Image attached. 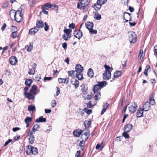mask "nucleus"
<instances>
[{"label":"nucleus","instance_id":"f257e3e1","mask_svg":"<svg viewBox=\"0 0 157 157\" xmlns=\"http://www.w3.org/2000/svg\"><path fill=\"white\" fill-rule=\"evenodd\" d=\"M107 0H98L97 3L93 6V7L96 11H98L101 7V6L104 4Z\"/></svg>","mask_w":157,"mask_h":157},{"label":"nucleus","instance_id":"f03ea898","mask_svg":"<svg viewBox=\"0 0 157 157\" xmlns=\"http://www.w3.org/2000/svg\"><path fill=\"white\" fill-rule=\"evenodd\" d=\"M101 89L97 84L94 85V92L96 94L94 95L95 99L96 101H98L100 98L101 97L100 92H98V90Z\"/></svg>","mask_w":157,"mask_h":157},{"label":"nucleus","instance_id":"7ed1b4c3","mask_svg":"<svg viewBox=\"0 0 157 157\" xmlns=\"http://www.w3.org/2000/svg\"><path fill=\"white\" fill-rule=\"evenodd\" d=\"M137 39V36L135 32H131V34L129 36V40L130 43H135Z\"/></svg>","mask_w":157,"mask_h":157},{"label":"nucleus","instance_id":"20e7f679","mask_svg":"<svg viewBox=\"0 0 157 157\" xmlns=\"http://www.w3.org/2000/svg\"><path fill=\"white\" fill-rule=\"evenodd\" d=\"M18 14L15 17H14L15 20L17 22H20L23 18V15L22 14L21 10H17Z\"/></svg>","mask_w":157,"mask_h":157},{"label":"nucleus","instance_id":"39448f33","mask_svg":"<svg viewBox=\"0 0 157 157\" xmlns=\"http://www.w3.org/2000/svg\"><path fill=\"white\" fill-rule=\"evenodd\" d=\"M82 132H83V133L82 134V137L85 141H86L88 139L90 136L89 130L88 129L86 130L85 129V131L83 130L82 131Z\"/></svg>","mask_w":157,"mask_h":157},{"label":"nucleus","instance_id":"423d86ee","mask_svg":"<svg viewBox=\"0 0 157 157\" xmlns=\"http://www.w3.org/2000/svg\"><path fill=\"white\" fill-rule=\"evenodd\" d=\"M89 3V2H88V1H87L86 3H85L84 4L82 3L81 2H78L77 3V8L81 10H83L88 6Z\"/></svg>","mask_w":157,"mask_h":157},{"label":"nucleus","instance_id":"0eeeda50","mask_svg":"<svg viewBox=\"0 0 157 157\" xmlns=\"http://www.w3.org/2000/svg\"><path fill=\"white\" fill-rule=\"evenodd\" d=\"M137 107V105L135 102H133L132 104V105L128 107L129 110L131 113H134L136 110Z\"/></svg>","mask_w":157,"mask_h":157},{"label":"nucleus","instance_id":"6e6552de","mask_svg":"<svg viewBox=\"0 0 157 157\" xmlns=\"http://www.w3.org/2000/svg\"><path fill=\"white\" fill-rule=\"evenodd\" d=\"M26 148L29 149L33 154L36 155L38 154V150L36 147L29 145L26 147Z\"/></svg>","mask_w":157,"mask_h":157},{"label":"nucleus","instance_id":"1a4fd4ad","mask_svg":"<svg viewBox=\"0 0 157 157\" xmlns=\"http://www.w3.org/2000/svg\"><path fill=\"white\" fill-rule=\"evenodd\" d=\"M103 79L105 80H108L111 78V73L110 71L105 72L103 74Z\"/></svg>","mask_w":157,"mask_h":157},{"label":"nucleus","instance_id":"9d476101","mask_svg":"<svg viewBox=\"0 0 157 157\" xmlns=\"http://www.w3.org/2000/svg\"><path fill=\"white\" fill-rule=\"evenodd\" d=\"M83 68L80 64H77L75 67V71L76 73H82L83 71Z\"/></svg>","mask_w":157,"mask_h":157},{"label":"nucleus","instance_id":"9b49d317","mask_svg":"<svg viewBox=\"0 0 157 157\" xmlns=\"http://www.w3.org/2000/svg\"><path fill=\"white\" fill-rule=\"evenodd\" d=\"M10 63L12 65H15L17 62V58L16 56H13L10 57L9 59Z\"/></svg>","mask_w":157,"mask_h":157},{"label":"nucleus","instance_id":"f8f14e48","mask_svg":"<svg viewBox=\"0 0 157 157\" xmlns=\"http://www.w3.org/2000/svg\"><path fill=\"white\" fill-rule=\"evenodd\" d=\"M133 127V126L132 124H127L124 127V131L129 132L132 129Z\"/></svg>","mask_w":157,"mask_h":157},{"label":"nucleus","instance_id":"ddd939ff","mask_svg":"<svg viewBox=\"0 0 157 157\" xmlns=\"http://www.w3.org/2000/svg\"><path fill=\"white\" fill-rule=\"evenodd\" d=\"M131 14L127 12H125L124 15L123 17L124 20H125V22H128V19L131 16Z\"/></svg>","mask_w":157,"mask_h":157},{"label":"nucleus","instance_id":"4468645a","mask_svg":"<svg viewBox=\"0 0 157 157\" xmlns=\"http://www.w3.org/2000/svg\"><path fill=\"white\" fill-rule=\"evenodd\" d=\"M74 36L75 37L78 39H80L82 36V32L75 31L74 33Z\"/></svg>","mask_w":157,"mask_h":157},{"label":"nucleus","instance_id":"2eb2a0df","mask_svg":"<svg viewBox=\"0 0 157 157\" xmlns=\"http://www.w3.org/2000/svg\"><path fill=\"white\" fill-rule=\"evenodd\" d=\"M143 110L146 111L151 109L150 103L149 102H146L143 106Z\"/></svg>","mask_w":157,"mask_h":157},{"label":"nucleus","instance_id":"dca6fc26","mask_svg":"<svg viewBox=\"0 0 157 157\" xmlns=\"http://www.w3.org/2000/svg\"><path fill=\"white\" fill-rule=\"evenodd\" d=\"M36 27L38 28L39 29V28H42L44 26V22L41 20L36 21Z\"/></svg>","mask_w":157,"mask_h":157},{"label":"nucleus","instance_id":"f3484780","mask_svg":"<svg viewBox=\"0 0 157 157\" xmlns=\"http://www.w3.org/2000/svg\"><path fill=\"white\" fill-rule=\"evenodd\" d=\"M38 28L35 27L30 29L29 31V34L31 35H34L38 31Z\"/></svg>","mask_w":157,"mask_h":157},{"label":"nucleus","instance_id":"a211bd4d","mask_svg":"<svg viewBox=\"0 0 157 157\" xmlns=\"http://www.w3.org/2000/svg\"><path fill=\"white\" fill-rule=\"evenodd\" d=\"M85 26L87 29L89 30L90 29H92L94 27V24L92 22L88 21L86 22Z\"/></svg>","mask_w":157,"mask_h":157},{"label":"nucleus","instance_id":"6ab92c4d","mask_svg":"<svg viewBox=\"0 0 157 157\" xmlns=\"http://www.w3.org/2000/svg\"><path fill=\"white\" fill-rule=\"evenodd\" d=\"M37 87L35 85H33L32 86L31 89L30 90V92L35 95L37 94L36 90Z\"/></svg>","mask_w":157,"mask_h":157},{"label":"nucleus","instance_id":"aec40b11","mask_svg":"<svg viewBox=\"0 0 157 157\" xmlns=\"http://www.w3.org/2000/svg\"><path fill=\"white\" fill-rule=\"evenodd\" d=\"M33 94L30 93L25 92L24 95L29 100L33 99L35 98V97L33 95Z\"/></svg>","mask_w":157,"mask_h":157},{"label":"nucleus","instance_id":"412c9836","mask_svg":"<svg viewBox=\"0 0 157 157\" xmlns=\"http://www.w3.org/2000/svg\"><path fill=\"white\" fill-rule=\"evenodd\" d=\"M74 79L72 78L71 80V83L75 86V88H77L79 86V81L78 80L75 79L74 81Z\"/></svg>","mask_w":157,"mask_h":157},{"label":"nucleus","instance_id":"4be33fe9","mask_svg":"<svg viewBox=\"0 0 157 157\" xmlns=\"http://www.w3.org/2000/svg\"><path fill=\"white\" fill-rule=\"evenodd\" d=\"M53 5H51L50 3H47L41 6V9H42L48 10L49 8H51Z\"/></svg>","mask_w":157,"mask_h":157},{"label":"nucleus","instance_id":"5701e85b","mask_svg":"<svg viewBox=\"0 0 157 157\" xmlns=\"http://www.w3.org/2000/svg\"><path fill=\"white\" fill-rule=\"evenodd\" d=\"M13 28H15L16 29H14V32H13V33H12L11 34V36H12V37L13 38L15 39L17 36V32L16 31V30H17V28L15 26H14L13 25H12L11 28V30H12L13 29Z\"/></svg>","mask_w":157,"mask_h":157},{"label":"nucleus","instance_id":"b1692460","mask_svg":"<svg viewBox=\"0 0 157 157\" xmlns=\"http://www.w3.org/2000/svg\"><path fill=\"white\" fill-rule=\"evenodd\" d=\"M27 135L28 136H29V143L31 144L34 143L35 140V138L34 135H30L28 134H27Z\"/></svg>","mask_w":157,"mask_h":157},{"label":"nucleus","instance_id":"393cba45","mask_svg":"<svg viewBox=\"0 0 157 157\" xmlns=\"http://www.w3.org/2000/svg\"><path fill=\"white\" fill-rule=\"evenodd\" d=\"M82 133V131L79 129H77L73 132L74 135L76 137H79Z\"/></svg>","mask_w":157,"mask_h":157},{"label":"nucleus","instance_id":"a878e982","mask_svg":"<svg viewBox=\"0 0 157 157\" xmlns=\"http://www.w3.org/2000/svg\"><path fill=\"white\" fill-rule=\"evenodd\" d=\"M143 109L141 108H139L136 112V117H140L143 116Z\"/></svg>","mask_w":157,"mask_h":157},{"label":"nucleus","instance_id":"bb28decb","mask_svg":"<svg viewBox=\"0 0 157 157\" xmlns=\"http://www.w3.org/2000/svg\"><path fill=\"white\" fill-rule=\"evenodd\" d=\"M69 78H59L58 79V81L59 83H66L67 84L69 82Z\"/></svg>","mask_w":157,"mask_h":157},{"label":"nucleus","instance_id":"cd10ccee","mask_svg":"<svg viewBox=\"0 0 157 157\" xmlns=\"http://www.w3.org/2000/svg\"><path fill=\"white\" fill-rule=\"evenodd\" d=\"M81 87H82V92L84 93L85 95L88 90V88L87 85L83 84L81 86Z\"/></svg>","mask_w":157,"mask_h":157},{"label":"nucleus","instance_id":"c85d7f7f","mask_svg":"<svg viewBox=\"0 0 157 157\" xmlns=\"http://www.w3.org/2000/svg\"><path fill=\"white\" fill-rule=\"evenodd\" d=\"M46 121L45 118H44L42 116L39 117L38 119H36L35 122L37 123L45 122Z\"/></svg>","mask_w":157,"mask_h":157},{"label":"nucleus","instance_id":"c756f323","mask_svg":"<svg viewBox=\"0 0 157 157\" xmlns=\"http://www.w3.org/2000/svg\"><path fill=\"white\" fill-rule=\"evenodd\" d=\"M32 118L29 117H27L25 119V121L26 124V127H28L29 124L32 121Z\"/></svg>","mask_w":157,"mask_h":157},{"label":"nucleus","instance_id":"7c9ffc66","mask_svg":"<svg viewBox=\"0 0 157 157\" xmlns=\"http://www.w3.org/2000/svg\"><path fill=\"white\" fill-rule=\"evenodd\" d=\"M98 84L99 87L101 89L102 87L105 86L106 84V82L105 81L101 82H98Z\"/></svg>","mask_w":157,"mask_h":157},{"label":"nucleus","instance_id":"2f4dec72","mask_svg":"<svg viewBox=\"0 0 157 157\" xmlns=\"http://www.w3.org/2000/svg\"><path fill=\"white\" fill-rule=\"evenodd\" d=\"M87 75L89 77L91 78H92L93 77L94 74L93 70L92 69L90 68L89 69Z\"/></svg>","mask_w":157,"mask_h":157},{"label":"nucleus","instance_id":"473e14b6","mask_svg":"<svg viewBox=\"0 0 157 157\" xmlns=\"http://www.w3.org/2000/svg\"><path fill=\"white\" fill-rule=\"evenodd\" d=\"M121 74V72L119 71H117L116 72L114 73L113 77V80H114L113 78H118L120 76Z\"/></svg>","mask_w":157,"mask_h":157},{"label":"nucleus","instance_id":"72a5a7b5","mask_svg":"<svg viewBox=\"0 0 157 157\" xmlns=\"http://www.w3.org/2000/svg\"><path fill=\"white\" fill-rule=\"evenodd\" d=\"M32 82V80L31 79H27L25 81V84L27 86L30 87Z\"/></svg>","mask_w":157,"mask_h":157},{"label":"nucleus","instance_id":"f704fd0d","mask_svg":"<svg viewBox=\"0 0 157 157\" xmlns=\"http://www.w3.org/2000/svg\"><path fill=\"white\" fill-rule=\"evenodd\" d=\"M18 13L17 10L15 11L14 10H11L10 12V16L11 15H13L14 17H16V16L18 14Z\"/></svg>","mask_w":157,"mask_h":157},{"label":"nucleus","instance_id":"c9c22d12","mask_svg":"<svg viewBox=\"0 0 157 157\" xmlns=\"http://www.w3.org/2000/svg\"><path fill=\"white\" fill-rule=\"evenodd\" d=\"M76 77L78 79L81 80L83 79V75L81 73H76Z\"/></svg>","mask_w":157,"mask_h":157},{"label":"nucleus","instance_id":"e433bc0d","mask_svg":"<svg viewBox=\"0 0 157 157\" xmlns=\"http://www.w3.org/2000/svg\"><path fill=\"white\" fill-rule=\"evenodd\" d=\"M91 121H85L84 123V124L86 128H88L91 124Z\"/></svg>","mask_w":157,"mask_h":157},{"label":"nucleus","instance_id":"4c0bfd02","mask_svg":"<svg viewBox=\"0 0 157 157\" xmlns=\"http://www.w3.org/2000/svg\"><path fill=\"white\" fill-rule=\"evenodd\" d=\"M68 76H71L72 77H75V71L74 70L71 71H68Z\"/></svg>","mask_w":157,"mask_h":157},{"label":"nucleus","instance_id":"58836bf2","mask_svg":"<svg viewBox=\"0 0 157 157\" xmlns=\"http://www.w3.org/2000/svg\"><path fill=\"white\" fill-rule=\"evenodd\" d=\"M64 32L65 33V34L66 35H67V36H69V35H70V33H71L72 30L70 29H64L63 30Z\"/></svg>","mask_w":157,"mask_h":157},{"label":"nucleus","instance_id":"ea45409f","mask_svg":"<svg viewBox=\"0 0 157 157\" xmlns=\"http://www.w3.org/2000/svg\"><path fill=\"white\" fill-rule=\"evenodd\" d=\"M35 109L34 105H30L28 106V110L29 111H33Z\"/></svg>","mask_w":157,"mask_h":157},{"label":"nucleus","instance_id":"a19ab883","mask_svg":"<svg viewBox=\"0 0 157 157\" xmlns=\"http://www.w3.org/2000/svg\"><path fill=\"white\" fill-rule=\"evenodd\" d=\"M94 15V18L96 20H100L101 18V15L99 13H95Z\"/></svg>","mask_w":157,"mask_h":157},{"label":"nucleus","instance_id":"79ce46f5","mask_svg":"<svg viewBox=\"0 0 157 157\" xmlns=\"http://www.w3.org/2000/svg\"><path fill=\"white\" fill-rule=\"evenodd\" d=\"M63 38L65 40H68L69 39H70L71 37V36L70 35H69V36H68L67 35H66L64 34L62 36Z\"/></svg>","mask_w":157,"mask_h":157},{"label":"nucleus","instance_id":"37998d69","mask_svg":"<svg viewBox=\"0 0 157 157\" xmlns=\"http://www.w3.org/2000/svg\"><path fill=\"white\" fill-rule=\"evenodd\" d=\"M27 51L28 52H31L33 48V45L31 44L27 46Z\"/></svg>","mask_w":157,"mask_h":157},{"label":"nucleus","instance_id":"c03bdc74","mask_svg":"<svg viewBox=\"0 0 157 157\" xmlns=\"http://www.w3.org/2000/svg\"><path fill=\"white\" fill-rule=\"evenodd\" d=\"M35 69L34 67H32L30 70L28 72L29 74V75H34L35 72Z\"/></svg>","mask_w":157,"mask_h":157},{"label":"nucleus","instance_id":"a18cd8bd","mask_svg":"<svg viewBox=\"0 0 157 157\" xmlns=\"http://www.w3.org/2000/svg\"><path fill=\"white\" fill-rule=\"evenodd\" d=\"M105 105H106V107L104 108L101 112V114H103L106 111V109L109 105V104L107 103H105Z\"/></svg>","mask_w":157,"mask_h":157},{"label":"nucleus","instance_id":"49530a36","mask_svg":"<svg viewBox=\"0 0 157 157\" xmlns=\"http://www.w3.org/2000/svg\"><path fill=\"white\" fill-rule=\"evenodd\" d=\"M149 103L150 105H153L155 103V101L153 98L151 97L149 99Z\"/></svg>","mask_w":157,"mask_h":157},{"label":"nucleus","instance_id":"de8ad7c7","mask_svg":"<svg viewBox=\"0 0 157 157\" xmlns=\"http://www.w3.org/2000/svg\"><path fill=\"white\" fill-rule=\"evenodd\" d=\"M89 33L92 34H96L97 33V30L96 29H90L89 30Z\"/></svg>","mask_w":157,"mask_h":157},{"label":"nucleus","instance_id":"09e8293b","mask_svg":"<svg viewBox=\"0 0 157 157\" xmlns=\"http://www.w3.org/2000/svg\"><path fill=\"white\" fill-rule=\"evenodd\" d=\"M36 131V130L33 128L31 132H30V130H29V132H28L27 134H29L30 135H34L33 134L35 133Z\"/></svg>","mask_w":157,"mask_h":157},{"label":"nucleus","instance_id":"8fccbe9b","mask_svg":"<svg viewBox=\"0 0 157 157\" xmlns=\"http://www.w3.org/2000/svg\"><path fill=\"white\" fill-rule=\"evenodd\" d=\"M35 0H30L29 2V5L31 6H33L35 4Z\"/></svg>","mask_w":157,"mask_h":157},{"label":"nucleus","instance_id":"3c124183","mask_svg":"<svg viewBox=\"0 0 157 157\" xmlns=\"http://www.w3.org/2000/svg\"><path fill=\"white\" fill-rule=\"evenodd\" d=\"M128 132H127L126 131H124L122 134L123 136L125 138L128 139L129 138V135L127 134Z\"/></svg>","mask_w":157,"mask_h":157},{"label":"nucleus","instance_id":"603ef678","mask_svg":"<svg viewBox=\"0 0 157 157\" xmlns=\"http://www.w3.org/2000/svg\"><path fill=\"white\" fill-rule=\"evenodd\" d=\"M85 111L88 114H90L92 113V110L90 109H89L87 108H85L84 109Z\"/></svg>","mask_w":157,"mask_h":157},{"label":"nucleus","instance_id":"864d4df0","mask_svg":"<svg viewBox=\"0 0 157 157\" xmlns=\"http://www.w3.org/2000/svg\"><path fill=\"white\" fill-rule=\"evenodd\" d=\"M41 79V77L40 75V74H37L36 75L34 80L39 81Z\"/></svg>","mask_w":157,"mask_h":157},{"label":"nucleus","instance_id":"5fc2aeb1","mask_svg":"<svg viewBox=\"0 0 157 157\" xmlns=\"http://www.w3.org/2000/svg\"><path fill=\"white\" fill-rule=\"evenodd\" d=\"M56 104V102L55 100H54L52 101L51 105L52 107H54Z\"/></svg>","mask_w":157,"mask_h":157},{"label":"nucleus","instance_id":"6e6d98bb","mask_svg":"<svg viewBox=\"0 0 157 157\" xmlns=\"http://www.w3.org/2000/svg\"><path fill=\"white\" fill-rule=\"evenodd\" d=\"M104 67L105 68V69L106 70V71L105 72H108V71H109V70L111 68L109 66L105 64L104 65Z\"/></svg>","mask_w":157,"mask_h":157},{"label":"nucleus","instance_id":"4d7b16f0","mask_svg":"<svg viewBox=\"0 0 157 157\" xmlns=\"http://www.w3.org/2000/svg\"><path fill=\"white\" fill-rule=\"evenodd\" d=\"M154 55L157 56V45L154 47Z\"/></svg>","mask_w":157,"mask_h":157},{"label":"nucleus","instance_id":"13d9d810","mask_svg":"<svg viewBox=\"0 0 157 157\" xmlns=\"http://www.w3.org/2000/svg\"><path fill=\"white\" fill-rule=\"evenodd\" d=\"M40 127V125L38 124H35L33 126V128L36 130L37 129Z\"/></svg>","mask_w":157,"mask_h":157},{"label":"nucleus","instance_id":"bf43d9fd","mask_svg":"<svg viewBox=\"0 0 157 157\" xmlns=\"http://www.w3.org/2000/svg\"><path fill=\"white\" fill-rule=\"evenodd\" d=\"M81 154V151H77L75 154V157H80Z\"/></svg>","mask_w":157,"mask_h":157},{"label":"nucleus","instance_id":"052dcab7","mask_svg":"<svg viewBox=\"0 0 157 157\" xmlns=\"http://www.w3.org/2000/svg\"><path fill=\"white\" fill-rule=\"evenodd\" d=\"M8 2H6L3 4L2 6V8L3 9H5L6 7H7L8 6Z\"/></svg>","mask_w":157,"mask_h":157},{"label":"nucleus","instance_id":"680f3d73","mask_svg":"<svg viewBox=\"0 0 157 157\" xmlns=\"http://www.w3.org/2000/svg\"><path fill=\"white\" fill-rule=\"evenodd\" d=\"M56 88L57 91L56 92V96H57L60 94V89H59V88L57 86Z\"/></svg>","mask_w":157,"mask_h":157},{"label":"nucleus","instance_id":"e2e57ef3","mask_svg":"<svg viewBox=\"0 0 157 157\" xmlns=\"http://www.w3.org/2000/svg\"><path fill=\"white\" fill-rule=\"evenodd\" d=\"M75 25L74 23H72L71 24H70L69 27L71 29H74L75 27Z\"/></svg>","mask_w":157,"mask_h":157},{"label":"nucleus","instance_id":"0e129e2a","mask_svg":"<svg viewBox=\"0 0 157 157\" xmlns=\"http://www.w3.org/2000/svg\"><path fill=\"white\" fill-rule=\"evenodd\" d=\"M44 24L45 25V26L44 27V30L45 31H47L49 30V27L48 26L47 23L45 22Z\"/></svg>","mask_w":157,"mask_h":157},{"label":"nucleus","instance_id":"69168bd1","mask_svg":"<svg viewBox=\"0 0 157 157\" xmlns=\"http://www.w3.org/2000/svg\"><path fill=\"white\" fill-rule=\"evenodd\" d=\"M12 141V139H9L7 141H6L4 145V146H6L10 142H11Z\"/></svg>","mask_w":157,"mask_h":157},{"label":"nucleus","instance_id":"338daca9","mask_svg":"<svg viewBox=\"0 0 157 157\" xmlns=\"http://www.w3.org/2000/svg\"><path fill=\"white\" fill-rule=\"evenodd\" d=\"M143 54V50H140V53L139 54V56L140 57V59H141V58H142V55Z\"/></svg>","mask_w":157,"mask_h":157},{"label":"nucleus","instance_id":"774afa93","mask_svg":"<svg viewBox=\"0 0 157 157\" xmlns=\"http://www.w3.org/2000/svg\"><path fill=\"white\" fill-rule=\"evenodd\" d=\"M87 107L89 108H91L92 107V105H91V101H90L89 102L87 103Z\"/></svg>","mask_w":157,"mask_h":157}]
</instances>
